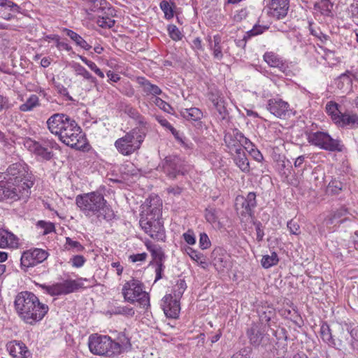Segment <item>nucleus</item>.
Segmentation results:
<instances>
[{
	"label": "nucleus",
	"instance_id": "obj_1",
	"mask_svg": "<svg viewBox=\"0 0 358 358\" xmlns=\"http://www.w3.org/2000/svg\"><path fill=\"white\" fill-rule=\"evenodd\" d=\"M90 351L96 355L113 358L131 350L130 338L125 333H119L112 339L107 335L93 334L89 336Z\"/></svg>",
	"mask_w": 358,
	"mask_h": 358
},
{
	"label": "nucleus",
	"instance_id": "obj_2",
	"mask_svg": "<svg viewBox=\"0 0 358 358\" xmlns=\"http://www.w3.org/2000/svg\"><path fill=\"white\" fill-rule=\"evenodd\" d=\"M14 303L20 317L30 324L41 320L49 309L46 304L41 303L38 297L29 292H20Z\"/></svg>",
	"mask_w": 358,
	"mask_h": 358
},
{
	"label": "nucleus",
	"instance_id": "obj_3",
	"mask_svg": "<svg viewBox=\"0 0 358 358\" xmlns=\"http://www.w3.org/2000/svg\"><path fill=\"white\" fill-rule=\"evenodd\" d=\"M76 203L80 210L87 217H95L97 219L111 220L114 212L107 205V201L102 194L92 192L78 195Z\"/></svg>",
	"mask_w": 358,
	"mask_h": 358
},
{
	"label": "nucleus",
	"instance_id": "obj_4",
	"mask_svg": "<svg viewBox=\"0 0 358 358\" xmlns=\"http://www.w3.org/2000/svg\"><path fill=\"white\" fill-rule=\"evenodd\" d=\"M31 187L32 183L30 181L15 184L10 178H4V175H0V201H26L29 197Z\"/></svg>",
	"mask_w": 358,
	"mask_h": 358
},
{
	"label": "nucleus",
	"instance_id": "obj_5",
	"mask_svg": "<svg viewBox=\"0 0 358 358\" xmlns=\"http://www.w3.org/2000/svg\"><path fill=\"white\" fill-rule=\"evenodd\" d=\"M89 15L97 17V24L102 28H111L115 24L113 19L115 15V9L106 0H90L85 8Z\"/></svg>",
	"mask_w": 358,
	"mask_h": 358
},
{
	"label": "nucleus",
	"instance_id": "obj_6",
	"mask_svg": "<svg viewBox=\"0 0 358 358\" xmlns=\"http://www.w3.org/2000/svg\"><path fill=\"white\" fill-rule=\"evenodd\" d=\"M145 136V134L142 129L135 127L117 138L114 145L121 155L129 156L140 149Z\"/></svg>",
	"mask_w": 358,
	"mask_h": 358
},
{
	"label": "nucleus",
	"instance_id": "obj_7",
	"mask_svg": "<svg viewBox=\"0 0 358 358\" xmlns=\"http://www.w3.org/2000/svg\"><path fill=\"white\" fill-rule=\"evenodd\" d=\"M143 289V284L138 280L132 278L126 282L122 289L124 301L131 303L138 302L141 307L148 309L150 306V297Z\"/></svg>",
	"mask_w": 358,
	"mask_h": 358
},
{
	"label": "nucleus",
	"instance_id": "obj_8",
	"mask_svg": "<svg viewBox=\"0 0 358 358\" xmlns=\"http://www.w3.org/2000/svg\"><path fill=\"white\" fill-rule=\"evenodd\" d=\"M307 140L311 145L322 150L331 152H341L343 149V145L340 140L331 138L326 132H310L307 135Z\"/></svg>",
	"mask_w": 358,
	"mask_h": 358
},
{
	"label": "nucleus",
	"instance_id": "obj_9",
	"mask_svg": "<svg viewBox=\"0 0 358 358\" xmlns=\"http://www.w3.org/2000/svg\"><path fill=\"white\" fill-rule=\"evenodd\" d=\"M58 137L62 143L72 148L78 150L83 147V134H82V129L72 118L69 122L66 123L62 134Z\"/></svg>",
	"mask_w": 358,
	"mask_h": 358
},
{
	"label": "nucleus",
	"instance_id": "obj_10",
	"mask_svg": "<svg viewBox=\"0 0 358 358\" xmlns=\"http://www.w3.org/2000/svg\"><path fill=\"white\" fill-rule=\"evenodd\" d=\"M159 169L170 179H175L177 176L187 172L184 162L177 156L166 157L159 165Z\"/></svg>",
	"mask_w": 358,
	"mask_h": 358
},
{
	"label": "nucleus",
	"instance_id": "obj_11",
	"mask_svg": "<svg viewBox=\"0 0 358 358\" xmlns=\"http://www.w3.org/2000/svg\"><path fill=\"white\" fill-rule=\"evenodd\" d=\"M0 175H4V178H10L15 184H22L24 182L30 181L32 185H34L32 175L28 172L27 166L20 163L13 164L7 169L6 173Z\"/></svg>",
	"mask_w": 358,
	"mask_h": 358
},
{
	"label": "nucleus",
	"instance_id": "obj_12",
	"mask_svg": "<svg viewBox=\"0 0 358 358\" xmlns=\"http://www.w3.org/2000/svg\"><path fill=\"white\" fill-rule=\"evenodd\" d=\"M24 146L31 152L45 159H50L52 157V152L50 150L57 146L54 141H46L43 144L39 142L28 138L24 142Z\"/></svg>",
	"mask_w": 358,
	"mask_h": 358
},
{
	"label": "nucleus",
	"instance_id": "obj_13",
	"mask_svg": "<svg viewBox=\"0 0 358 358\" xmlns=\"http://www.w3.org/2000/svg\"><path fill=\"white\" fill-rule=\"evenodd\" d=\"M42 288L50 295L57 296L73 292L83 287V284L76 280H66L52 285H42Z\"/></svg>",
	"mask_w": 358,
	"mask_h": 358
},
{
	"label": "nucleus",
	"instance_id": "obj_14",
	"mask_svg": "<svg viewBox=\"0 0 358 358\" xmlns=\"http://www.w3.org/2000/svg\"><path fill=\"white\" fill-rule=\"evenodd\" d=\"M48 257L46 250L41 248H33L24 251L21 257L20 262L22 268L33 267L43 262Z\"/></svg>",
	"mask_w": 358,
	"mask_h": 358
},
{
	"label": "nucleus",
	"instance_id": "obj_15",
	"mask_svg": "<svg viewBox=\"0 0 358 358\" xmlns=\"http://www.w3.org/2000/svg\"><path fill=\"white\" fill-rule=\"evenodd\" d=\"M140 224L144 231L151 238L158 241H162L165 238L164 226L159 219L142 217Z\"/></svg>",
	"mask_w": 358,
	"mask_h": 358
},
{
	"label": "nucleus",
	"instance_id": "obj_16",
	"mask_svg": "<svg viewBox=\"0 0 358 358\" xmlns=\"http://www.w3.org/2000/svg\"><path fill=\"white\" fill-rule=\"evenodd\" d=\"M71 120V118L65 113H55L47 120V127L51 134L59 136L62 134L66 123L69 122Z\"/></svg>",
	"mask_w": 358,
	"mask_h": 358
},
{
	"label": "nucleus",
	"instance_id": "obj_17",
	"mask_svg": "<svg viewBox=\"0 0 358 358\" xmlns=\"http://www.w3.org/2000/svg\"><path fill=\"white\" fill-rule=\"evenodd\" d=\"M161 306L166 317L177 318L180 310V300L175 299L172 294L165 295L162 300Z\"/></svg>",
	"mask_w": 358,
	"mask_h": 358
},
{
	"label": "nucleus",
	"instance_id": "obj_18",
	"mask_svg": "<svg viewBox=\"0 0 358 358\" xmlns=\"http://www.w3.org/2000/svg\"><path fill=\"white\" fill-rule=\"evenodd\" d=\"M6 350L13 358H29L31 352L21 341L13 340L6 344Z\"/></svg>",
	"mask_w": 358,
	"mask_h": 358
},
{
	"label": "nucleus",
	"instance_id": "obj_19",
	"mask_svg": "<svg viewBox=\"0 0 358 358\" xmlns=\"http://www.w3.org/2000/svg\"><path fill=\"white\" fill-rule=\"evenodd\" d=\"M289 8V0H271L268 13L277 20L282 19L287 15Z\"/></svg>",
	"mask_w": 358,
	"mask_h": 358
},
{
	"label": "nucleus",
	"instance_id": "obj_20",
	"mask_svg": "<svg viewBox=\"0 0 358 358\" xmlns=\"http://www.w3.org/2000/svg\"><path fill=\"white\" fill-rule=\"evenodd\" d=\"M208 99L217 111L220 119H226L228 112L226 107V101L222 94L217 90H212L209 92Z\"/></svg>",
	"mask_w": 358,
	"mask_h": 358
},
{
	"label": "nucleus",
	"instance_id": "obj_21",
	"mask_svg": "<svg viewBox=\"0 0 358 358\" xmlns=\"http://www.w3.org/2000/svg\"><path fill=\"white\" fill-rule=\"evenodd\" d=\"M289 105L280 98H273L268 101L267 110L274 116L282 118L289 112Z\"/></svg>",
	"mask_w": 358,
	"mask_h": 358
},
{
	"label": "nucleus",
	"instance_id": "obj_22",
	"mask_svg": "<svg viewBox=\"0 0 358 358\" xmlns=\"http://www.w3.org/2000/svg\"><path fill=\"white\" fill-rule=\"evenodd\" d=\"M241 132L237 129H234L231 132H227L225 134L224 141L231 153L241 150Z\"/></svg>",
	"mask_w": 358,
	"mask_h": 358
},
{
	"label": "nucleus",
	"instance_id": "obj_23",
	"mask_svg": "<svg viewBox=\"0 0 358 358\" xmlns=\"http://www.w3.org/2000/svg\"><path fill=\"white\" fill-rule=\"evenodd\" d=\"M263 58L268 66L277 68L283 73L288 69L287 63L278 55L273 52H265Z\"/></svg>",
	"mask_w": 358,
	"mask_h": 358
},
{
	"label": "nucleus",
	"instance_id": "obj_24",
	"mask_svg": "<svg viewBox=\"0 0 358 358\" xmlns=\"http://www.w3.org/2000/svg\"><path fill=\"white\" fill-rule=\"evenodd\" d=\"M241 201V206L243 208L241 215H248L251 217L253 213V209L257 206L256 194L255 192H249L245 198L243 196L237 197L236 201Z\"/></svg>",
	"mask_w": 358,
	"mask_h": 358
},
{
	"label": "nucleus",
	"instance_id": "obj_25",
	"mask_svg": "<svg viewBox=\"0 0 358 358\" xmlns=\"http://www.w3.org/2000/svg\"><path fill=\"white\" fill-rule=\"evenodd\" d=\"M18 238L15 235L6 230L0 229V248H16L18 247Z\"/></svg>",
	"mask_w": 358,
	"mask_h": 358
},
{
	"label": "nucleus",
	"instance_id": "obj_26",
	"mask_svg": "<svg viewBox=\"0 0 358 358\" xmlns=\"http://www.w3.org/2000/svg\"><path fill=\"white\" fill-rule=\"evenodd\" d=\"M209 48L213 52V55L215 59L220 61L223 58L222 38L219 34L215 35L213 38L210 36L208 37Z\"/></svg>",
	"mask_w": 358,
	"mask_h": 358
},
{
	"label": "nucleus",
	"instance_id": "obj_27",
	"mask_svg": "<svg viewBox=\"0 0 358 358\" xmlns=\"http://www.w3.org/2000/svg\"><path fill=\"white\" fill-rule=\"evenodd\" d=\"M137 83L142 87V90L146 96L153 95L156 96L162 93V90L157 85L151 83L143 77L137 78Z\"/></svg>",
	"mask_w": 358,
	"mask_h": 358
},
{
	"label": "nucleus",
	"instance_id": "obj_28",
	"mask_svg": "<svg viewBox=\"0 0 358 358\" xmlns=\"http://www.w3.org/2000/svg\"><path fill=\"white\" fill-rule=\"evenodd\" d=\"M246 334L250 344L255 347L259 346L264 338V332L257 324H252Z\"/></svg>",
	"mask_w": 358,
	"mask_h": 358
},
{
	"label": "nucleus",
	"instance_id": "obj_29",
	"mask_svg": "<svg viewBox=\"0 0 358 358\" xmlns=\"http://www.w3.org/2000/svg\"><path fill=\"white\" fill-rule=\"evenodd\" d=\"M336 119V123L341 127H350V128L358 127V115L357 114L342 113Z\"/></svg>",
	"mask_w": 358,
	"mask_h": 358
},
{
	"label": "nucleus",
	"instance_id": "obj_30",
	"mask_svg": "<svg viewBox=\"0 0 358 358\" xmlns=\"http://www.w3.org/2000/svg\"><path fill=\"white\" fill-rule=\"evenodd\" d=\"M231 154L234 156V161L236 166L243 172L249 173L250 170V164L243 149L241 148V150L233 152Z\"/></svg>",
	"mask_w": 358,
	"mask_h": 358
},
{
	"label": "nucleus",
	"instance_id": "obj_31",
	"mask_svg": "<svg viewBox=\"0 0 358 358\" xmlns=\"http://www.w3.org/2000/svg\"><path fill=\"white\" fill-rule=\"evenodd\" d=\"M72 68L76 76L83 77L84 80H87L91 83L94 85L97 84L96 78L94 77L84 66H83L79 63H73L72 64Z\"/></svg>",
	"mask_w": 358,
	"mask_h": 358
},
{
	"label": "nucleus",
	"instance_id": "obj_32",
	"mask_svg": "<svg viewBox=\"0 0 358 358\" xmlns=\"http://www.w3.org/2000/svg\"><path fill=\"white\" fill-rule=\"evenodd\" d=\"M41 106L39 98L36 94H31L27 101L19 106L21 112H30Z\"/></svg>",
	"mask_w": 358,
	"mask_h": 358
},
{
	"label": "nucleus",
	"instance_id": "obj_33",
	"mask_svg": "<svg viewBox=\"0 0 358 358\" xmlns=\"http://www.w3.org/2000/svg\"><path fill=\"white\" fill-rule=\"evenodd\" d=\"M341 224V221L337 219L331 211L324 217L322 227L327 228L329 232H334L338 229Z\"/></svg>",
	"mask_w": 358,
	"mask_h": 358
},
{
	"label": "nucleus",
	"instance_id": "obj_34",
	"mask_svg": "<svg viewBox=\"0 0 358 358\" xmlns=\"http://www.w3.org/2000/svg\"><path fill=\"white\" fill-rule=\"evenodd\" d=\"M64 31L66 34L73 40L76 44L85 50H89L92 48L90 45L81 36L69 29H64Z\"/></svg>",
	"mask_w": 358,
	"mask_h": 358
},
{
	"label": "nucleus",
	"instance_id": "obj_35",
	"mask_svg": "<svg viewBox=\"0 0 358 358\" xmlns=\"http://www.w3.org/2000/svg\"><path fill=\"white\" fill-rule=\"evenodd\" d=\"M180 114L185 119L190 121H198L203 117L202 111L198 108L182 109Z\"/></svg>",
	"mask_w": 358,
	"mask_h": 358
},
{
	"label": "nucleus",
	"instance_id": "obj_36",
	"mask_svg": "<svg viewBox=\"0 0 358 358\" xmlns=\"http://www.w3.org/2000/svg\"><path fill=\"white\" fill-rule=\"evenodd\" d=\"M320 335L323 341L327 343L329 346L338 348L337 344L332 337L331 329L327 324L324 323L321 326Z\"/></svg>",
	"mask_w": 358,
	"mask_h": 358
},
{
	"label": "nucleus",
	"instance_id": "obj_37",
	"mask_svg": "<svg viewBox=\"0 0 358 358\" xmlns=\"http://www.w3.org/2000/svg\"><path fill=\"white\" fill-rule=\"evenodd\" d=\"M326 111L335 122L337 121L336 117H339L342 113L340 106L334 101H329L327 103Z\"/></svg>",
	"mask_w": 358,
	"mask_h": 358
},
{
	"label": "nucleus",
	"instance_id": "obj_38",
	"mask_svg": "<svg viewBox=\"0 0 358 358\" xmlns=\"http://www.w3.org/2000/svg\"><path fill=\"white\" fill-rule=\"evenodd\" d=\"M124 113L128 115L131 118L136 120L138 122V124H140L143 126H145L146 124V121H145L144 117H143L138 112V110L136 108H133L132 106H126L124 109Z\"/></svg>",
	"mask_w": 358,
	"mask_h": 358
},
{
	"label": "nucleus",
	"instance_id": "obj_39",
	"mask_svg": "<svg viewBox=\"0 0 358 358\" xmlns=\"http://www.w3.org/2000/svg\"><path fill=\"white\" fill-rule=\"evenodd\" d=\"M332 5L328 0H321L314 5V9L322 15L329 16L331 13Z\"/></svg>",
	"mask_w": 358,
	"mask_h": 358
},
{
	"label": "nucleus",
	"instance_id": "obj_40",
	"mask_svg": "<svg viewBox=\"0 0 358 358\" xmlns=\"http://www.w3.org/2000/svg\"><path fill=\"white\" fill-rule=\"evenodd\" d=\"M279 262L278 255L273 252L271 255H264L261 264L264 268H268L276 265Z\"/></svg>",
	"mask_w": 358,
	"mask_h": 358
},
{
	"label": "nucleus",
	"instance_id": "obj_41",
	"mask_svg": "<svg viewBox=\"0 0 358 358\" xmlns=\"http://www.w3.org/2000/svg\"><path fill=\"white\" fill-rule=\"evenodd\" d=\"M220 210L216 208H207L205 212V217L209 223L220 226L218 220Z\"/></svg>",
	"mask_w": 358,
	"mask_h": 358
},
{
	"label": "nucleus",
	"instance_id": "obj_42",
	"mask_svg": "<svg viewBox=\"0 0 358 358\" xmlns=\"http://www.w3.org/2000/svg\"><path fill=\"white\" fill-rule=\"evenodd\" d=\"M159 7L162 10L164 13V17L166 20H171L173 17L174 10L173 8L175 7L174 3H172V6L169 3V1L163 0L159 3Z\"/></svg>",
	"mask_w": 358,
	"mask_h": 358
},
{
	"label": "nucleus",
	"instance_id": "obj_43",
	"mask_svg": "<svg viewBox=\"0 0 358 358\" xmlns=\"http://www.w3.org/2000/svg\"><path fill=\"white\" fill-rule=\"evenodd\" d=\"M344 185L336 179L331 180L327 187V192L331 194H338L343 189Z\"/></svg>",
	"mask_w": 358,
	"mask_h": 358
},
{
	"label": "nucleus",
	"instance_id": "obj_44",
	"mask_svg": "<svg viewBox=\"0 0 358 358\" xmlns=\"http://www.w3.org/2000/svg\"><path fill=\"white\" fill-rule=\"evenodd\" d=\"M332 213L336 215L337 219L341 221V224L348 220L350 215H351L345 206H341L335 210H332Z\"/></svg>",
	"mask_w": 358,
	"mask_h": 358
},
{
	"label": "nucleus",
	"instance_id": "obj_45",
	"mask_svg": "<svg viewBox=\"0 0 358 358\" xmlns=\"http://www.w3.org/2000/svg\"><path fill=\"white\" fill-rule=\"evenodd\" d=\"M187 288L186 282L184 280L180 279L177 281V283L173 287V297L180 300L182 297L184 292Z\"/></svg>",
	"mask_w": 358,
	"mask_h": 358
},
{
	"label": "nucleus",
	"instance_id": "obj_46",
	"mask_svg": "<svg viewBox=\"0 0 358 358\" xmlns=\"http://www.w3.org/2000/svg\"><path fill=\"white\" fill-rule=\"evenodd\" d=\"M167 30L169 32V35L172 40L178 41L182 39L183 35L176 25H169Z\"/></svg>",
	"mask_w": 358,
	"mask_h": 358
},
{
	"label": "nucleus",
	"instance_id": "obj_47",
	"mask_svg": "<svg viewBox=\"0 0 358 358\" xmlns=\"http://www.w3.org/2000/svg\"><path fill=\"white\" fill-rule=\"evenodd\" d=\"M351 76L352 75L349 72L341 75L338 78V87L341 89L344 87V85H346L347 87H350L352 85Z\"/></svg>",
	"mask_w": 358,
	"mask_h": 358
},
{
	"label": "nucleus",
	"instance_id": "obj_48",
	"mask_svg": "<svg viewBox=\"0 0 358 358\" xmlns=\"http://www.w3.org/2000/svg\"><path fill=\"white\" fill-rule=\"evenodd\" d=\"M0 6L8 8L12 12L21 13V8L10 0H0Z\"/></svg>",
	"mask_w": 358,
	"mask_h": 358
},
{
	"label": "nucleus",
	"instance_id": "obj_49",
	"mask_svg": "<svg viewBox=\"0 0 358 358\" xmlns=\"http://www.w3.org/2000/svg\"><path fill=\"white\" fill-rule=\"evenodd\" d=\"M66 248L74 250L75 252H81L85 249L78 241H73L69 237L66 238Z\"/></svg>",
	"mask_w": 358,
	"mask_h": 358
},
{
	"label": "nucleus",
	"instance_id": "obj_50",
	"mask_svg": "<svg viewBox=\"0 0 358 358\" xmlns=\"http://www.w3.org/2000/svg\"><path fill=\"white\" fill-rule=\"evenodd\" d=\"M115 314L124 315L127 316L132 317L135 314V311L133 308L129 306H120L117 307L115 310Z\"/></svg>",
	"mask_w": 358,
	"mask_h": 358
},
{
	"label": "nucleus",
	"instance_id": "obj_51",
	"mask_svg": "<svg viewBox=\"0 0 358 358\" xmlns=\"http://www.w3.org/2000/svg\"><path fill=\"white\" fill-rule=\"evenodd\" d=\"M287 226L292 234L299 235L301 233L299 224L293 220H289Z\"/></svg>",
	"mask_w": 358,
	"mask_h": 358
},
{
	"label": "nucleus",
	"instance_id": "obj_52",
	"mask_svg": "<svg viewBox=\"0 0 358 358\" xmlns=\"http://www.w3.org/2000/svg\"><path fill=\"white\" fill-rule=\"evenodd\" d=\"M210 245V241L206 233H202L200 234L199 238V246L202 250L207 249Z\"/></svg>",
	"mask_w": 358,
	"mask_h": 358
},
{
	"label": "nucleus",
	"instance_id": "obj_53",
	"mask_svg": "<svg viewBox=\"0 0 358 358\" xmlns=\"http://www.w3.org/2000/svg\"><path fill=\"white\" fill-rule=\"evenodd\" d=\"M38 225L43 228V234H48L55 230V225L51 222H46L44 221H39Z\"/></svg>",
	"mask_w": 358,
	"mask_h": 358
},
{
	"label": "nucleus",
	"instance_id": "obj_54",
	"mask_svg": "<svg viewBox=\"0 0 358 358\" xmlns=\"http://www.w3.org/2000/svg\"><path fill=\"white\" fill-rule=\"evenodd\" d=\"M187 252L190 258L195 262H199V259H203V255L202 253L196 251L191 248H188L187 249Z\"/></svg>",
	"mask_w": 358,
	"mask_h": 358
},
{
	"label": "nucleus",
	"instance_id": "obj_55",
	"mask_svg": "<svg viewBox=\"0 0 358 358\" xmlns=\"http://www.w3.org/2000/svg\"><path fill=\"white\" fill-rule=\"evenodd\" d=\"M72 266L76 268H79L83 266L85 262V259L82 255H76L71 259Z\"/></svg>",
	"mask_w": 358,
	"mask_h": 358
},
{
	"label": "nucleus",
	"instance_id": "obj_56",
	"mask_svg": "<svg viewBox=\"0 0 358 358\" xmlns=\"http://www.w3.org/2000/svg\"><path fill=\"white\" fill-rule=\"evenodd\" d=\"M11 108L9 99L7 96L0 95V112L7 110Z\"/></svg>",
	"mask_w": 358,
	"mask_h": 358
},
{
	"label": "nucleus",
	"instance_id": "obj_57",
	"mask_svg": "<svg viewBox=\"0 0 358 358\" xmlns=\"http://www.w3.org/2000/svg\"><path fill=\"white\" fill-rule=\"evenodd\" d=\"M152 255L155 264H162L164 259V254L161 248H159Z\"/></svg>",
	"mask_w": 358,
	"mask_h": 358
},
{
	"label": "nucleus",
	"instance_id": "obj_58",
	"mask_svg": "<svg viewBox=\"0 0 358 358\" xmlns=\"http://www.w3.org/2000/svg\"><path fill=\"white\" fill-rule=\"evenodd\" d=\"M183 238L185 242L189 245H194L196 243L195 236L192 230H188L187 232L184 233Z\"/></svg>",
	"mask_w": 358,
	"mask_h": 358
},
{
	"label": "nucleus",
	"instance_id": "obj_59",
	"mask_svg": "<svg viewBox=\"0 0 358 358\" xmlns=\"http://www.w3.org/2000/svg\"><path fill=\"white\" fill-rule=\"evenodd\" d=\"M240 138H241V148H242V147H243L244 149L248 152L249 150H251V148H253L255 147V145L252 144V143L248 138H246L243 135V133H241V137Z\"/></svg>",
	"mask_w": 358,
	"mask_h": 358
},
{
	"label": "nucleus",
	"instance_id": "obj_60",
	"mask_svg": "<svg viewBox=\"0 0 358 358\" xmlns=\"http://www.w3.org/2000/svg\"><path fill=\"white\" fill-rule=\"evenodd\" d=\"M256 234H257V241L258 242H261L263 240L264 232L262 223L260 222H255Z\"/></svg>",
	"mask_w": 358,
	"mask_h": 358
},
{
	"label": "nucleus",
	"instance_id": "obj_61",
	"mask_svg": "<svg viewBox=\"0 0 358 358\" xmlns=\"http://www.w3.org/2000/svg\"><path fill=\"white\" fill-rule=\"evenodd\" d=\"M53 39H55L56 47L59 50H65L66 51L72 50V48L71 45L67 44L66 43L59 41V37L58 36H54L52 37Z\"/></svg>",
	"mask_w": 358,
	"mask_h": 358
},
{
	"label": "nucleus",
	"instance_id": "obj_62",
	"mask_svg": "<svg viewBox=\"0 0 358 358\" xmlns=\"http://www.w3.org/2000/svg\"><path fill=\"white\" fill-rule=\"evenodd\" d=\"M268 27L261 25H255L254 27L248 32L250 36H257L262 34Z\"/></svg>",
	"mask_w": 358,
	"mask_h": 358
},
{
	"label": "nucleus",
	"instance_id": "obj_63",
	"mask_svg": "<svg viewBox=\"0 0 358 358\" xmlns=\"http://www.w3.org/2000/svg\"><path fill=\"white\" fill-rule=\"evenodd\" d=\"M160 204L158 205V206L152 207V205H150L148 208V211L150 213V218L152 219H159L160 213H161V208H160Z\"/></svg>",
	"mask_w": 358,
	"mask_h": 358
},
{
	"label": "nucleus",
	"instance_id": "obj_64",
	"mask_svg": "<svg viewBox=\"0 0 358 358\" xmlns=\"http://www.w3.org/2000/svg\"><path fill=\"white\" fill-rule=\"evenodd\" d=\"M153 101L156 106L164 111H168V109L171 108L169 103L159 97H155Z\"/></svg>",
	"mask_w": 358,
	"mask_h": 358
}]
</instances>
